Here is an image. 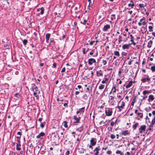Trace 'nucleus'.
Instances as JSON below:
<instances>
[{
    "instance_id": "obj_1",
    "label": "nucleus",
    "mask_w": 155,
    "mask_h": 155,
    "mask_svg": "<svg viewBox=\"0 0 155 155\" xmlns=\"http://www.w3.org/2000/svg\"><path fill=\"white\" fill-rule=\"evenodd\" d=\"M105 113L106 116H111L112 113V109H110L109 108H107L105 110Z\"/></svg>"
},
{
    "instance_id": "obj_2",
    "label": "nucleus",
    "mask_w": 155,
    "mask_h": 155,
    "mask_svg": "<svg viewBox=\"0 0 155 155\" xmlns=\"http://www.w3.org/2000/svg\"><path fill=\"white\" fill-rule=\"evenodd\" d=\"M145 19V18L143 17L140 19V22L138 23V25L139 26H141L142 25H146V22L144 21Z\"/></svg>"
},
{
    "instance_id": "obj_3",
    "label": "nucleus",
    "mask_w": 155,
    "mask_h": 155,
    "mask_svg": "<svg viewBox=\"0 0 155 155\" xmlns=\"http://www.w3.org/2000/svg\"><path fill=\"white\" fill-rule=\"evenodd\" d=\"M146 126L145 125H142L139 128V132L140 133L142 134L143 132L145 131Z\"/></svg>"
},
{
    "instance_id": "obj_4",
    "label": "nucleus",
    "mask_w": 155,
    "mask_h": 155,
    "mask_svg": "<svg viewBox=\"0 0 155 155\" xmlns=\"http://www.w3.org/2000/svg\"><path fill=\"white\" fill-rule=\"evenodd\" d=\"M96 62V60L93 58H90L88 60V64L89 65H92L93 63Z\"/></svg>"
},
{
    "instance_id": "obj_5",
    "label": "nucleus",
    "mask_w": 155,
    "mask_h": 155,
    "mask_svg": "<svg viewBox=\"0 0 155 155\" xmlns=\"http://www.w3.org/2000/svg\"><path fill=\"white\" fill-rule=\"evenodd\" d=\"M90 144H91V145L94 146L96 144V140L95 138H92L90 141Z\"/></svg>"
},
{
    "instance_id": "obj_6",
    "label": "nucleus",
    "mask_w": 155,
    "mask_h": 155,
    "mask_svg": "<svg viewBox=\"0 0 155 155\" xmlns=\"http://www.w3.org/2000/svg\"><path fill=\"white\" fill-rule=\"evenodd\" d=\"M131 45V44H124L122 46V49L124 50H125V49H129V47Z\"/></svg>"
},
{
    "instance_id": "obj_7",
    "label": "nucleus",
    "mask_w": 155,
    "mask_h": 155,
    "mask_svg": "<svg viewBox=\"0 0 155 155\" xmlns=\"http://www.w3.org/2000/svg\"><path fill=\"white\" fill-rule=\"evenodd\" d=\"M99 147L100 146H98V147H96L94 150V152H96L94 153L95 155H98L99 153V151L100 150Z\"/></svg>"
},
{
    "instance_id": "obj_8",
    "label": "nucleus",
    "mask_w": 155,
    "mask_h": 155,
    "mask_svg": "<svg viewBox=\"0 0 155 155\" xmlns=\"http://www.w3.org/2000/svg\"><path fill=\"white\" fill-rule=\"evenodd\" d=\"M110 25H109L107 24L104 26L103 30L104 31H107L108 29L110 28Z\"/></svg>"
},
{
    "instance_id": "obj_9",
    "label": "nucleus",
    "mask_w": 155,
    "mask_h": 155,
    "mask_svg": "<svg viewBox=\"0 0 155 155\" xmlns=\"http://www.w3.org/2000/svg\"><path fill=\"white\" fill-rule=\"evenodd\" d=\"M120 135L121 136H122L123 135L124 136H126L127 134H129V133L128 132V130H124L123 131L121 134L120 133Z\"/></svg>"
},
{
    "instance_id": "obj_10",
    "label": "nucleus",
    "mask_w": 155,
    "mask_h": 155,
    "mask_svg": "<svg viewBox=\"0 0 155 155\" xmlns=\"http://www.w3.org/2000/svg\"><path fill=\"white\" fill-rule=\"evenodd\" d=\"M45 135V133L43 132H41L39 135L36 136V138L38 139L40 138L41 137H43Z\"/></svg>"
},
{
    "instance_id": "obj_11",
    "label": "nucleus",
    "mask_w": 155,
    "mask_h": 155,
    "mask_svg": "<svg viewBox=\"0 0 155 155\" xmlns=\"http://www.w3.org/2000/svg\"><path fill=\"white\" fill-rule=\"evenodd\" d=\"M150 78H142L141 81L143 83H145L146 82V81H150Z\"/></svg>"
},
{
    "instance_id": "obj_12",
    "label": "nucleus",
    "mask_w": 155,
    "mask_h": 155,
    "mask_svg": "<svg viewBox=\"0 0 155 155\" xmlns=\"http://www.w3.org/2000/svg\"><path fill=\"white\" fill-rule=\"evenodd\" d=\"M130 36L131 37V39L130 40V41L132 42L131 44H132L134 45H136V43L134 42V40L133 39V35H130Z\"/></svg>"
},
{
    "instance_id": "obj_13",
    "label": "nucleus",
    "mask_w": 155,
    "mask_h": 155,
    "mask_svg": "<svg viewBox=\"0 0 155 155\" xmlns=\"http://www.w3.org/2000/svg\"><path fill=\"white\" fill-rule=\"evenodd\" d=\"M154 99L153 96V95H150L149 96L148 101L149 102L150 101H152L154 100Z\"/></svg>"
},
{
    "instance_id": "obj_14",
    "label": "nucleus",
    "mask_w": 155,
    "mask_h": 155,
    "mask_svg": "<svg viewBox=\"0 0 155 155\" xmlns=\"http://www.w3.org/2000/svg\"><path fill=\"white\" fill-rule=\"evenodd\" d=\"M51 34L49 33H47L46 35V40L47 42H48L50 36Z\"/></svg>"
},
{
    "instance_id": "obj_15",
    "label": "nucleus",
    "mask_w": 155,
    "mask_h": 155,
    "mask_svg": "<svg viewBox=\"0 0 155 155\" xmlns=\"http://www.w3.org/2000/svg\"><path fill=\"white\" fill-rule=\"evenodd\" d=\"M85 107H83L80 109H79V110L78 111H77L76 112V113L77 114H78L79 113H80L81 112H82L83 113H84V109Z\"/></svg>"
},
{
    "instance_id": "obj_16",
    "label": "nucleus",
    "mask_w": 155,
    "mask_h": 155,
    "mask_svg": "<svg viewBox=\"0 0 155 155\" xmlns=\"http://www.w3.org/2000/svg\"><path fill=\"white\" fill-rule=\"evenodd\" d=\"M37 10L38 11L41 10L40 14L41 15H43L44 13V8L43 7H42L40 9H38Z\"/></svg>"
},
{
    "instance_id": "obj_17",
    "label": "nucleus",
    "mask_w": 155,
    "mask_h": 155,
    "mask_svg": "<svg viewBox=\"0 0 155 155\" xmlns=\"http://www.w3.org/2000/svg\"><path fill=\"white\" fill-rule=\"evenodd\" d=\"M153 43V41L152 40H150L148 43L147 47L148 48H150L152 46Z\"/></svg>"
},
{
    "instance_id": "obj_18",
    "label": "nucleus",
    "mask_w": 155,
    "mask_h": 155,
    "mask_svg": "<svg viewBox=\"0 0 155 155\" xmlns=\"http://www.w3.org/2000/svg\"><path fill=\"white\" fill-rule=\"evenodd\" d=\"M97 76L98 77H99L100 76H103V74L100 71L99 72L98 71H97L96 72Z\"/></svg>"
},
{
    "instance_id": "obj_19",
    "label": "nucleus",
    "mask_w": 155,
    "mask_h": 155,
    "mask_svg": "<svg viewBox=\"0 0 155 155\" xmlns=\"http://www.w3.org/2000/svg\"><path fill=\"white\" fill-rule=\"evenodd\" d=\"M133 83V82L132 81H130L129 84H128L127 85L126 87V88H128L130 87H131V86H132V84Z\"/></svg>"
},
{
    "instance_id": "obj_20",
    "label": "nucleus",
    "mask_w": 155,
    "mask_h": 155,
    "mask_svg": "<svg viewBox=\"0 0 155 155\" xmlns=\"http://www.w3.org/2000/svg\"><path fill=\"white\" fill-rule=\"evenodd\" d=\"M74 119L76 120V121L74 122V123H79V118H78L77 117L75 116H74Z\"/></svg>"
},
{
    "instance_id": "obj_21",
    "label": "nucleus",
    "mask_w": 155,
    "mask_h": 155,
    "mask_svg": "<svg viewBox=\"0 0 155 155\" xmlns=\"http://www.w3.org/2000/svg\"><path fill=\"white\" fill-rule=\"evenodd\" d=\"M20 97V95L18 93H16L15 94V95L14 96V99L16 100H18V98Z\"/></svg>"
},
{
    "instance_id": "obj_22",
    "label": "nucleus",
    "mask_w": 155,
    "mask_h": 155,
    "mask_svg": "<svg viewBox=\"0 0 155 155\" xmlns=\"http://www.w3.org/2000/svg\"><path fill=\"white\" fill-rule=\"evenodd\" d=\"M33 91L34 92L40 93V91H39L38 88L36 86H35L34 88H33Z\"/></svg>"
},
{
    "instance_id": "obj_23",
    "label": "nucleus",
    "mask_w": 155,
    "mask_h": 155,
    "mask_svg": "<svg viewBox=\"0 0 155 155\" xmlns=\"http://www.w3.org/2000/svg\"><path fill=\"white\" fill-rule=\"evenodd\" d=\"M114 54L115 55L119 57L120 56L119 52L118 51H115L114 52Z\"/></svg>"
},
{
    "instance_id": "obj_24",
    "label": "nucleus",
    "mask_w": 155,
    "mask_h": 155,
    "mask_svg": "<svg viewBox=\"0 0 155 155\" xmlns=\"http://www.w3.org/2000/svg\"><path fill=\"white\" fill-rule=\"evenodd\" d=\"M150 93V91H148L147 90H144L143 92V94L144 95H146L147 94H149Z\"/></svg>"
},
{
    "instance_id": "obj_25",
    "label": "nucleus",
    "mask_w": 155,
    "mask_h": 155,
    "mask_svg": "<svg viewBox=\"0 0 155 155\" xmlns=\"http://www.w3.org/2000/svg\"><path fill=\"white\" fill-rule=\"evenodd\" d=\"M108 80V79L107 78H104V80H103L102 81L101 83L103 84H105L107 82Z\"/></svg>"
},
{
    "instance_id": "obj_26",
    "label": "nucleus",
    "mask_w": 155,
    "mask_h": 155,
    "mask_svg": "<svg viewBox=\"0 0 155 155\" xmlns=\"http://www.w3.org/2000/svg\"><path fill=\"white\" fill-rule=\"evenodd\" d=\"M21 146V144L20 143L16 145V149L18 150H21V148L20 147Z\"/></svg>"
},
{
    "instance_id": "obj_27",
    "label": "nucleus",
    "mask_w": 155,
    "mask_h": 155,
    "mask_svg": "<svg viewBox=\"0 0 155 155\" xmlns=\"http://www.w3.org/2000/svg\"><path fill=\"white\" fill-rule=\"evenodd\" d=\"M40 94V93L37 92H34V95L36 97L37 99H38V94Z\"/></svg>"
},
{
    "instance_id": "obj_28",
    "label": "nucleus",
    "mask_w": 155,
    "mask_h": 155,
    "mask_svg": "<svg viewBox=\"0 0 155 155\" xmlns=\"http://www.w3.org/2000/svg\"><path fill=\"white\" fill-rule=\"evenodd\" d=\"M111 91H113V92L114 93L116 92V87L115 86H113L111 89Z\"/></svg>"
},
{
    "instance_id": "obj_29",
    "label": "nucleus",
    "mask_w": 155,
    "mask_h": 155,
    "mask_svg": "<svg viewBox=\"0 0 155 155\" xmlns=\"http://www.w3.org/2000/svg\"><path fill=\"white\" fill-rule=\"evenodd\" d=\"M108 102L110 103V104L113 105L115 103V101L114 100L108 101Z\"/></svg>"
},
{
    "instance_id": "obj_30",
    "label": "nucleus",
    "mask_w": 155,
    "mask_h": 155,
    "mask_svg": "<svg viewBox=\"0 0 155 155\" xmlns=\"http://www.w3.org/2000/svg\"><path fill=\"white\" fill-rule=\"evenodd\" d=\"M139 123H136L133 126V128L134 129H136Z\"/></svg>"
},
{
    "instance_id": "obj_31",
    "label": "nucleus",
    "mask_w": 155,
    "mask_h": 155,
    "mask_svg": "<svg viewBox=\"0 0 155 155\" xmlns=\"http://www.w3.org/2000/svg\"><path fill=\"white\" fill-rule=\"evenodd\" d=\"M105 87V85L104 84H101V85L99 87V89L100 90L103 89Z\"/></svg>"
},
{
    "instance_id": "obj_32",
    "label": "nucleus",
    "mask_w": 155,
    "mask_h": 155,
    "mask_svg": "<svg viewBox=\"0 0 155 155\" xmlns=\"http://www.w3.org/2000/svg\"><path fill=\"white\" fill-rule=\"evenodd\" d=\"M52 44L54 45H55V42L54 41L53 39L51 38L50 39V44Z\"/></svg>"
},
{
    "instance_id": "obj_33",
    "label": "nucleus",
    "mask_w": 155,
    "mask_h": 155,
    "mask_svg": "<svg viewBox=\"0 0 155 155\" xmlns=\"http://www.w3.org/2000/svg\"><path fill=\"white\" fill-rule=\"evenodd\" d=\"M92 87H91L90 86H89L87 88V91H86V92H88L90 91H91L92 90Z\"/></svg>"
},
{
    "instance_id": "obj_34",
    "label": "nucleus",
    "mask_w": 155,
    "mask_h": 155,
    "mask_svg": "<svg viewBox=\"0 0 155 155\" xmlns=\"http://www.w3.org/2000/svg\"><path fill=\"white\" fill-rule=\"evenodd\" d=\"M122 104L120 106H119V107L122 109H123L125 106V103L124 101H122Z\"/></svg>"
},
{
    "instance_id": "obj_35",
    "label": "nucleus",
    "mask_w": 155,
    "mask_h": 155,
    "mask_svg": "<svg viewBox=\"0 0 155 155\" xmlns=\"http://www.w3.org/2000/svg\"><path fill=\"white\" fill-rule=\"evenodd\" d=\"M137 115L138 116L140 117L141 118H143V114L141 113H137Z\"/></svg>"
},
{
    "instance_id": "obj_36",
    "label": "nucleus",
    "mask_w": 155,
    "mask_h": 155,
    "mask_svg": "<svg viewBox=\"0 0 155 155\" xmlns=\"http://www.w3.org/2000/svg\"><path fill=\"white\" fill-rule=\"evenodd\" d=\"M114 97L112 96H110L109 97V100L108 101H111V100H114Z\"/></svg>"
},
{
    "instance_id": "obj_37",
    "label": "nucleus",
    "mask_w": 155,
    "mask_h": 155,
    "mask_svg": "<svg viewBox=\"0 0 155 155\" xmlns=\"http://www.w3.org/2000/svg\"><path fill=\"white\" fill-rule=\"evenodd\" d=\"M150 69L153 72H155V66H152Z\"/></svg>"
},
{
    "instance_id": "obj_38",
    "label": "nucleus",
    "mask_w": 155,
    "mask_h": 155,
    "mask_svg": "<svg viewBox=\"0 0 155 155\" xmlns=\"http://www.w3.org/2000/svg\"><path fill=\"white\" fill-rule=\"evenodd\" d=\"M123 40L122 39V37L120 35L119 36L118 41L119 43L122 41Z\"/></svg>"
},
{
    "instance_id": "obj_39",
    "label": "nucleus",
    "mask_w": 155,
    "mask_h": 155,
    "mask_svg": "<svg viewBox=\"0 0 155 155\" xmlns=\"http://www.w3.org/2000/svg\"><path fill=\"white\" fill-rule=\"evenodd\" d=\"M135 100H136V97H135L133 99V101L131 103V105H132L133 106L134 105V104L136 102Z\"/></svg>"
},
{
    "instance_id": "obj_40",
    "label": "nucleus",
    "mask_w": 155,
    "mask_h": 155,
    "mask_svg": "<svg viewBox=\"0 0 155 155\" xmlns=\"http://www.w3.org/2000/svg\"><path fill=\"white\" fill-rule=\"evenodd\" d=\"M117 97L118 98H120V101H119V102H120V101L123 98L121 97V96L120 95H118V94H117Z\"/></svg>"
},
{
    "instance_id": "obj_41",
    "label": "nucleus",
    "mask_w": 155,
    "mask_h": 155,
    "mask_svg": "<svg viewBox=\"0 0 155 155\" xmlns=\"http://www.w3.org/2000/svg\"><path fill=\"white\" fill-rule=\"evenodd\" d=\"M88 2H89V5L88 6V8L89 7H91V6H92V3L91 0H88Z\"/></svg>"
},
{
    "instance_id": "obj_42",
    "label": "nucleus",
    "mask_w": 155,
    "mask_h": 155,
    "mask_svg": "<svg viewBox=\"0 0 155 155\" xmlns=\"http://www.w3.org/2000/svg\"><path fill=\"white\" fill-rule=\"evenodd\" d=\"M63 123L64 124V126L66 128L68 127L67 125V122L66 121H64L63 122Z\"/></svg>"
},
{
    "instance_id": "obj_43",
    "label": "nucleus",
    "mask_w": 155,
    "mask_h": 155,
    "mask_svg": "<svg viewBox=\"0 0 155 155\" xmlns=\"http://www.w3.org/2000/svg\"><path fill=\"white\" fill-rule=\"evenodd\" d=\"M148 28H149V31L150 32H152L153 31V27L152 26H149L148 27Z\"/></svg>"
},
{
    "instance_id": "obj_44",
    "label": "nucleus",
    "mask_w": 155,
    "mask_h": 155,
    "mask_svg": "<svg viewBox=\"0 0 155 155\" xmlns=\"http://www.w3.org/2000/svg\"><path fill=\"white\" fill-rule=\"evenodd\" d=\"M23 44L25 45H26L27 43L28 42V41H27V40L26 39H24L23 41Z\"/></svg>"
},
{
    "instance_id": "obj_45",
    "label": "nucleus",
    "mask_w": 155,
    "mask_h": 155,
    "mask_svg": "<svg viewBox=\"0 0 155 155\" xmlns=\"http://www.w3.org/2000/svg\"><path fill=\"white\" fill-rule=\"evenodd\" d=\"M107 61L105 60H103L102 61V63L104 65H105L107 64Z\"/></svg>"
},
{
    "instance_id": "obj_46",
    "label": "nucleus",
    "mask_w": 155,
    "mask_h": 155,
    "mask_svg": "<svg viewBox=\"0 0 155 155\" xmlns=\"http://www.w3.org/2000/svg\"><path fill=\"white\" fill-rule=\"evenodd\" d=\"M128 6L129 7H130L132 8H134V4H130V3L128 5Z\"/></svg>"
},
{
    "instance_id": "obj_47",
    "label": "nucleus",
    "mask_w": 155,
    "mask_h": 155,
    "mask_svg": "<svg viewBox=\"0 0 155 155\" xmlns=\"http://www.w3.org/2000/svg\"><path fill=\"white\" fill-rule=\"evenodd\" d=\"M155 123V117H154L153 119L152 120L151 124L152 125H154Z\"/></svg>"
},
{
    "instance_id": "obj_48",
    "label": "nucleus",
    "mask_w": 155,
    "mask_h": 155,
    "mask_svg": "<svg viewBox=\"0 0 155 155\" xmlns=\"http://www.w3.org/2000/svg\"><path fill=\"white\" fill-rule=\"evenodd\" d=\"M82 51H83V54H85L87 53V50L86 51L85 48H84L83 49Z\"/></svg>"
},
{
    "instance_id": "obj_49",
    "label": "nucleus",
    "mask_w": 155,
    "mask_h": 155,
    "mask_svg": "<svg viewBox=\"0 0 155 155\" xmlns=\"http://www.w3.org/2000/svg\"><path fill=\"white\" fill-rule=\"evenodd\" d=\"M21 136H18L17 137V141L19 143H20V138H21Z\"/></svg>"
},
{
    "instance_id": "obj_50",
    "label": "nucleus",
    "mask_w": 155,
    "mask_h": 155,
    "mask_svg": "<svg viewBox=\"0 0 155 155\" xmlns=\"http://www.w3.org/2000/svg\"><path fill=\"white\" fill-rule=\"evenodd\" d=\"M115 136L113 134H111L110 135V138L111 139H113L115 138Z\"/></svg>"
},
{
    "instance_id": "obj_51",
    "label": "nucleus",
    "mask_w": 155,
    "mask_h": 155,
    "mask_svg": "<svg viewBox=\"0 0 155 155\" xmlns=\"http://www.w3.org/2000/svg\"><path fill=\"white\" fill-rule=\"evenodd\" d=\"M139 6L140 8H143L144 7V4H140L139 5Z\"/></svg>"
},
{
    "instance_id": "obj_52",
    "label": "nucleus",
    "mask_w": 155,
    "mask_h": 155,
    "mask_svg": "<svg viewBox=\"0 0 155 155\" xmlns=\"http://www.w3.org/2000/svg\"><path fill=\"white\" fill-rule=\"evenodd\" d=\"M153 125H152L151 124L149 126V128L147 130H151V127H153Z\"/></svg>"
},
{
    "instance_id": "obj_53",
    "label": "nucleus",
    "mask_w": 155,
    "mask_h": 155,
    "mask_svg": "<svg viewBox=\"0 0 155 155\" xmlns=\"http://www.w3.org/2000/svg\"><path fill=\"white\" fill-rule=\"evenodd\" d=\"M87 21V20H84L83 21H82V22H81V23L82 24H84V25H85V24H86V23Z\"/></svg>"
},
{
    "instance_id": "obj_54",
    "label": "nucleus",
    "mask_w": 155,
    "mask_h": 155,
    "mask_svg": "<svg viewBox=\"0 0 155 155\" xmlns=\"http://www.w3.org/2000/svg\"><path fill=\"white\" fill-rule=\"evenodd\" d=\"M117 108L119 109V111L120 112L122 111V109L120 107H119V106H118L117 107Z\"/></svg>"
},
{
    "instance_id": "obj_55",
    "label": "nucleus",
    "mask_w": 155,
    "mask_h": 155,
    "mask_svg": "<svg viewBox=\"0 0 155 155\" xmlns=\"http://www.w3.org/2000/svg\"><path fill=\"white\" fill-rule=\"evenodd\" d=\"M95 42V41H91L89 43V44L91 45H92Z\"/></svg>"
},
{
    "instance_id": "obj_56",
    "label": "nucleus",
    "mask_w": 155,
    "mask_h": 155,
    "mask_svg": "<svg viewBox=\"0 0 155 155\" xmlns=\"http://www.w3.org/2000/svg\"><path fill=\"white\" fill-rule=\"evenodd\" d=\"M40 127L42 128H44V124L43 123H41L40 124Z\"/></svg>"
},
{
    "instance_id": "obj_57",
    "label": "nucleus",
    "mask_w": 155,
    "mask_h": 155,
    "mask_svg": "<svg viewBox=\"0 0 155 155\" xmlns=\"http://www.w3.org/2000/svg\"><path fill=\"white\" fill-rule=\"evenodd\" d=\"M121 153V152L120 150H118L116 151V153L117 154H120Z\"/></svg>"
},
{
    "instance_id": "obj_58",
    "label": "nucleus",
    "mask_w": 155,
    "mask_h": 155,
    "mask_svg": "<svg viewBox=\"0 0 155 155\" xmlns=\"http://www.w3.org/2000/svg\"><path fill=\"white\" fill-rule=\"evenodd\" d=\"M70 153V151L69 150H67L65 153L66 155H68Z\"/></svg>"
},
{
    "instance_id": "obj_59",
    "label": "nucleus",
    "mask_w": 155,
    "mask_h": 155,
    "mask_svg": "<svg viewBox=\"0 0 155 155\" xmlns=\"http://www.w3.org/2000/svg\"><path fill=\"white\" fill-rule=\"evenodd\" d=\"M114 122L113 121H112L110 123V125L112 126H113L114 125Z\"/></svg>"
},
{
    "instance_id": "obj_60",
    "label": "nucleus",
    "mask_w": 155,
    "mask_h": 155,
    "mask_svg": "<svg viewBox=\"0 0 155 155\" xmlns=\"http://www.w3.org/2000/svg\"><path fill=\"white\" fill-rule=\"evenodd\" d=\"M122 55L124 56H126L127 55V54L126 52H123L122 53Z\"/></svg>"
},
{
    "instance_id": "obj_61",
    "label": "nucleus",
    "mask_w": 155,
    "mask_h": 155,
    "mask_svg": "<svg viewBox=\"0 0 155 155\" xmlns=\"http://www.w3.org/2000/svg\"><path fill=\"white\" fill-rule=\"evenodd\" d=\"M65 71V67H64V68H63V69L61 71V72H64Z\"/></svg>"
},
{
    "instance_id": "obj_62",
    "label": "nucleus",
    "mask_w": 155,
    "mask_h": 155,
    "mask_svg": "<svg viewBox=\"0 0 155 155\" xmlns=\"http://www.w3.org/2000/svg\"><path fill=\"white\" fill-rule=\"evenodd\" d=\"M132 60H130L128 62V64L129 65H130L132 64Z\"/></svg>"
},
{
    "instance_id": "obj_63",
    "label": "nucleus",
    "mask_w": 155,
    "mask_h": 155,
    "mask_svg": "<svg viewBox=\"0 0 155 155\" xmlns=\"http://www.w3.org/2000/svg\"><path fill=\"white\" fill-rule=\"evenodd\" d=\"M128 37H126V38L124 40H123V41L125 42H126L127 40Z\"/></svg>"
},
{
    "instance_id": "obj_64",
    "label": "nucleus",
    "mask_w": 155,
    "mask_h": 155,
    "mask_svg": "<svg viewBox=\"0 0 155 155\" xmlns=\"http://www.w3.org/2000/svg\"><path fill=\"white\" fill-rule=\"evenodd\" d=\"M111 153V151L110 150H109L107 152V153L108 154H110Z\"/></svg>"
}]
</instances>
